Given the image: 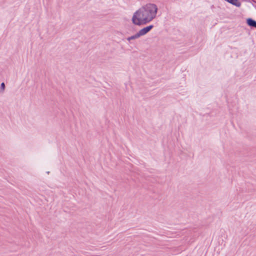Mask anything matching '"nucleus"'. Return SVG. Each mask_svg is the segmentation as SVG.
Instances as JSON below:
<instances>
[{
	"instance_id": "f257e3e1",
	"label": "nucleus",
	"mask_w": 256,
	"mask_h": 256,
	"mask_svg": "<svg viewBox=\"0 0 256 256\" xmlns=\"http://www.w3.org/2000/svg\"><path fill=\"white\" fill-rule=\"evenodd\" d=\"M158 8L152 4H148L136 11L132 18V22L138 26L146 24L152 21L157 14Z\"/></svg>"
},
{
	"instance_id": "f03ea898",
	"label": "nucleus",
	"mask_w": 256,
	"mask_h": 256,
	"mask_svg": "<svg viewBox=\"0 0 256 256\" xmlns=\"http://www.w3.org/2000/svg\"><path fill=\"white\" fill-rule=\"evenodd\" d=\"M152 28H153V26L150 25V26H148L146 27H145V28L141 29L138 32L139 35H140V36H144V35L146 34L149 31H150Z\"/></svg>"
},
{
	"instance_id": "7ed1b4c3",
	"label": "nucleus",
	"mask_w": 256,
	"mask_h": 256,
	"mask_svg": "<svg viewBox=\"0 0 256 256\" xmlns=\"http://www.w3.org/2000/svg\"><path fill=\"white\" fill-rule=\"evenodd\" d=\"M248 24L252 26L255 27L256 26V22L251 18H248L247 20Z\"/></svg>"
},
{
	"instance_id": "20e7f679",
	"label": "nucleus",
	"mask_w": 256,
	"mask_h": 256,
	"mask_svg": "<svg viewBox=\"0 0 256 256\" xmlns=\"http://www.w3.org/2000/svg\"><path fill=\"white\" fill-rule=\"evenodd\" d=\"M230 3L237 6H240V3L238 0H226Z\"/></svg>"
},
{
	"instance_id": "39448f33",
	"label": "nucleus",
	"mask_w": 256,
	"mask_h": 256,
	"mask_svg": "<svg viewBox=\"0 0 256 256\" xmlns=\"http://www.w3.org/2000/svg\"><path fill=\"white\" fill-rule=\"evenodd\" d=\"M140 36V35H139V33H138H138H137L135 35L132 36H130V37L128 38V41H130V40H134V39L138 38Z\"/></svg>"
},
{
	"instance_id": "423d86ee",
	"label": "nucleus",
	"mask_w": 256,
	"mask_h": 256,
	"mask_svg": "<svg viewBox=\"0 0 256 256\" xmlns=\"http://www.w3.org/2000/svg\"><path fill=\"white\" fill-rule=\"evenodd\" d=\"M4 87H5V86H4V82L2 83L1 84V88L2 90H4Z\"/></svg>"
},
{
	"instance_id": "0eeeda50",
	"label": "nucleus",
	"mask_w": 256,
	"mask_h": 256,
	"mask_svg": "<svg viewBox=\"0 0 256 256\" xmlns=\"http://www.w3.org/2000/svg\"><path fill=\"white\" fill-rule=\"evenodd\" d=\"M255 28H256V26H255Z\"/></svg>"
}]
</instances>
